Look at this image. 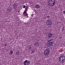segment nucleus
I'll list each match as a JSON object with an SVG mask.
<instances>
[{
  "label": "nucleus",
  "mask_w": 65,
  "mask_h": 65,
  "mask_svg": "<svg viewBox=\"0 0 65 65\" xmlns=\"http://www.w3.org/2000/svg\"><path fill=\"white\" fill-rule=\"evenodd\" d=\"M47 42V45L48 47H50V46L53 47L54 46V45L53 44H54V43H55L54 40L52 39L50 40H48Z\"/></svg>",
  "instance_id": "obj_1"
},
{
  "label": "nucleus",
  "mask_w": 65,
  "mask_h": 65,
  "mask_svg": "<svg viewBox=\"0 0 65 65\" xmlns=\"http://www.w3.org/2000/svg\"><path fill=\"white\" fill-rule=\"evenodd\" d=\"M44 55L47 56L50 53V49L48 48L45 50L44 51Z\"/></svg>",
  "instance_id": "obj_2"
},
{
  "label": "nucleus",
  "mask_w": 65,
  "mask_h": 65,
  "mask_svg": "<svg viewBox=\"0 0 65 65\" xmlns=\"http://www.w3.org/2000/svg\"><path fill=\"white\" fill-rule=\"evenodd\" d=\"M52 3L49 2L48 3V5L49 6H51L52 7H53L54 6V5H55L56 4V1L55 0L52 1H51Z\"/></svg>",
  "instance_id": "obj_3"
},
{
  "label": "nucleus",
  "mask_w": 65,
  "mask_h": 65,
  "mask_svg": "<svg viewBox=\"0 0 65 65\" xmlns=\"http://www.w3.org/2000/svg\"><path fill=\"white\" fill-rule=\"evenodd\" d=\"M24 65H29L30 64V61L27 60H26L25 61H24Z\"/></svg>",
  "instance_id": "obj_4"
},
{
  "label": "nucleus",
  "mask_w": 65,
  "mask_h": 65,
  "mask_svg": "<svg viewBox=\"0 0 65 65\" xmlns=\"http://www.w3.org/2000/svg\"><path fill=\"white\" fill-rule=\"evenodd\" d=\"M46 21L47 23H48V24L47 23V25L48 26V25H51V24H52V22L50 21V20H49V19L47 20Z\"/></svg>",
  "instance_id": "obj_5"
},
{
  "label": "nucleus",
  "mask_w": 65,
  "mask_h": 65,
  "mask_svg": "<svg viewBox=\"0 0 65 65\" xmlns=\"http://www.w3.org/2000/svg\"><path fill=\"white\" fill-rule=\"evenodd\" d=\"M48 37L49 38H52L53 37V34L49 33L48 34Z\"/></svg>",
  "instance_id": "obj_6"
},
{
  "label": "nucleus",
  "mask_w": 65,
  "mask_h": 65,
  "mask_svg": "<svg viewBox=\"0 0 65 65\" xmlns=\"http://www.w3.org/2000/svg\"><path fill=\"white\" fill-rule=\"evenodd\" d=\"M40 7V6H39L38 5H37L35 6V7L36 8H39V7Z\"/></svg>",
  "instance_id": "obj_7"
},
{
  "label": "nucleus",
  "mask_w": 65,
  "mask_h": 65,
  "mask_svg": "<svg viewBox=\"0 0 65 65\" xmlns=\"http://www.w3.org/2000/svg\"><path fill=\"white\" fill-rule=\"evenodd\" d=\"M13 7H14V8H15V7H17V5L16 4H13Z\"/></svg>",
  "instance_id": "obj_8"
},
{
  "label": "nucleus",
  "mask_w": 65,
  "mask_h": 65,
  "mask_svg": "<svg viewBox=\"0 0 65 65\" xmlns=\"http://www.w3.org/2000/svg\"><path fill=\"white\" fill-rule=\"evenodd\" d=\"M63 59H61V58H59V61L60 62H62V63L63 61H62V60Z\"/></svg>",
  "instance_id": "obj_9"
},
{
  "label": "nucleus",
  "mask_w": 65,
  "mask_h": 65,
  "mask_svg": "<svg viewBox=\"0 0 65 65\" xmlns=\"http://www.w3.org/2000/svg\"><path fill=\"white\" fill-rule=\"evenodd\" d=\"M10 55H12L13 54V51L12 50H10Z\"/></svg>",
  "instance_id": "obj_10"
},
{
  "label": "nucleus",
  "mask_w": 65,
  "mask_h": 65,
  "mask_svg": "<svg viewBox=\"0 0 65 65\" xmlns=\"http://www.w3.org/2000/svg\"><path fill=\"white\" fill-rule=\"evenodd\" d=\"M64 57V56L61 55V56H60L59 58H60L61 59H63V57Z\"/></svg>",
  "instance_id": "obj_11"
},
{
  "label": "nucleus",
  "mask_w": 65,
  "mask_h": 65,
  "mask_svg": "<svg viewBox=\"0 0 65 65\" xmlns=\"http://www.w3.org/2000/svg\"><path fill=\"white\" fill-rule=\"evenodd\" d=\"M46 18V19H49V18H50V16L48 15L47 16Z\"/></svg>",
  "instance_id": "obj_12"
},
{
  "label": "nucleus",
  "mask_w": 65,
  "mask_h": 65,
  "mask_svg": "<svg viewBox=\"0 0 65 65\" xmlns=\"http://www.w3.org/2000/svg\"><path fill=\"white\" fill-rule=\"evenodd\" d=\"M65 61V58L63 59H62V62H64Z\"/></svg>",
  "instance_id": "obj_13"
},
{
  "label": "nucleus",
  "mask_w": 65,
  "mask_h": 65,
  "mask_svg": "<svg viewBox=\"0 0 65 65\" xmlns=\"http://www.w3.org/2000/svg\"><path fill=\"white\" fill-rule=\"evenodd\" d=\"M31 52L32 53H34V50H32L31 51Z\"/></svg>",
  "instance_id": "obj_14"
},
{
  "label": "nucleus",
  "mask_w": 65,
  "mask_h": 65,
  "mask_svg": "<svg viewBox=\"0 0 65 65\" xmlns=\"http://www.w3.org/2000/svg\"><path fill=\"white\" fill-rule=\"evenodd\" d=\"M19 54V52L18 51L17 52H16V55H18Z\"/></svg>",
  "instance_id": "obj_15"
},
{
  "label": "nucleus",
  "mask_w": 65,
  "mask_h": 65,
  "mask_svg": "<svg viewBox=\"0 0 65 65\" xmlns=\"http://www.w3.org/2000/svg\"><path fill=\"white\" fill-rule=\"evenodd\" d=\"M37 45V43L36 42L35 44V45Z\"/></svg>",
  "instance_id": "obj_16"
},
{
  "label": "nucleus",
  "mask_w": 65,
  "mask_h": 65,
  "mask_svg": "<svg viewBox=\"0 0 65 65\" xmlns=\"http://www.w3.org/2000/svg\"><path fill=\"white\" fill-rule=\"evenodd\" d=\"M29 49L30 50H31V49H32V48H31V46H29Z\"/></svg>",
  "instance_id": "obj_17"
},
{
  "label": "nucleus",
  "mask_w": 65,
  "mask_h": 65,
  "mask_svg": "<svg viewBox=\"0 0 65 65\" xmlns=\"http://www.w3.org/2000/svg\"><path fill=\"white\" fill-rule=\"evenodd\" d=\"M51 0H49L48 3H49V2H51Z\"/></svg>",
  "instance_id": "obj_18"
},
{
  "label": "nucleus",
  "mask_w": 65,
  "mask_h": 65,
  "mask_svg": "<svg viewBox=\"0 0 65 65\" xmlns=\"http://www.w3.org/2000/svg\"><path fill=\"white\" fill-rule=\"evenodd\" d=\"M63 13H64V14L65 13V10H64L63 11Z\"/></svg>",
  "instance_id": "obj_19"
},
{
  "label": "nucleus",
  "mask_w": 65,
  "mask_h": 65,
  "mask_svg": "<svg viewBox=\"0 0 65 65\" xmlns=\"http://www.w3.org/2000/svg\"><path fill=\"white\" fill-rule=\"evenodd\" d=\"M25 11H24L23 12V14L24 15V14H25Z\"/></svg>",
  "instance_id": "obj_20"
},
{
  "label": "nucleus",
  "mask_w": 65,
  "mask_h": 65,
  "mask_svg": "<svg viewBox=\"0 0 65 65\" xmlns=\"http://www.w3.org/2000/svg\"><path fill=\"white\" fill-rule=\"evenodd\" d=\"M25 14H26V15L27 16H28V14L27 13H25Z\"/></svg>",
  "instance_id": "obj_21"
},
{
  "label": "nucleus",
  "mask_w": 65,
  "mask_h": 65,
  "mask_svg": "<svg viewBox=\"0 0 65 65\" xmlns=\"http://www.w3.org/2000/svg\"><path fill=\"white\" fill-rule=\"evenodd\" d=\"M26 7V6H23V8H25Z\"/></svg>",
  "instance_id": "obj_22"
},
{
  "label": "nucleus",
  "mask_w": 65,
  "mask_h": 65,
  "mask_svg": "<svg viewBox=\"0 0 65 65\" xmlns=\"http://www.w3.org/2000/svg\"><path fill=\"white\" fill-rule=\"evenodd\" d=\"M64 29L63 28V29L62 30V31H64Z\"/></svg>",
  "instance_id": "obj_23"
},
{
  "label": "nucleus",
  "mask_w": 65,
  "mask_h": 65,
  "mask_svg": "<svg viewBox=\"0 0 65 65\" xmlns=\"http://www.w3.org/2000/svg\"><path fill=\"white\" fill-rule=\"evenodd\" d=\"M24 16L25 17H26V16H27V15H26V14H25L24 15Z\"/></svg>",
  "instance_id": "obj_24"
},
{
  "label": "nucleus",
  "mask_w": 65,
  "mask_h": 65,
  "mask_svg": "<svg viewBox=\"0 0 65 65\" xmlns=\"http://www.w3.org/2000/svg\"><path fill=\"white\" fill-rule=\"evenodd\" d=\"M5 46H6V44H5V45H4Z\"/></svg>",
  "instance_id": "obj_25"
},
{
  "label": "nucleus",
  "mask_w": 65,
  "mask_h": 65,
  "mask_svg": "<svg viewBox=\"0 0 65 65\" xmlns=\"http://www.w3.org/2000/svg\"><path fill=\"white\" fill-rule=\"evenodd\" d=\"M25 9H26V10H27V8H26Z\"/></svg>",
  "instance_id": "obj_26"
},
{
  "label": "nucleus",
  "mask_w": 65,
  "mask_h": 65,
  "mask_svg": "<svg viewBox=\"0 0 65 65\" xmlns=\"http://www.w3.org/2000/svg\"><path fill=\"white\" fill-rule=\"evenodd\" d=\"M51 0V1H54V0Z\"/></svg>",
  "instance_id": "obj_27"
},
{
  "label": "nucleus",
  "mask_w": 65,
  "mask_h": 65,
  "mask_svg": "<svg viewBox=\"0 0 65 65\" xmlns=\"http://www.w3.org/2000/svg\"><path fill=\"white\" fill-rule=\"evenodd\" d=\"M33 53H32V52L31 53V54H32Z\"/></svg>",
  "instance_id": "obj_28"
},
{
  "label": "nucleus",
  "mask_w": 65,
  "mask_h": 65,
  "mask_svg": "<svg viewBox=\"0 0 65 65\" xmlns=\"http://www.w3.org/2000/svg\"><path fill=\"white\" fill-rule=\"evenodd\" d=\"M59 7H60V5L59 6Z\"/></svg>",
  "instance_id": "obj_29"
},
{
  "label": "nucleus",
  "mask_w": 65,
  "mask_h": 65,
  "mask_svg": "<svg viewBox=\"0 0 65 65\" xmlns=\"http://www.w3.org/2000/svg\"><path fill=\"white\" fill-rule=\"evenodd\" d=\"M27 18H28V16H27Z\"/></svg>",
  "instance_id": "obj_30"
},
{
  "label": "nucleus",
  "mask_w": 65,
  "mask_h": 65,
  "mask_svg": "<svg viewBox=\"0 0 65 65\" xmlns=\"http://www.w3.org/2000/svg\"><path fill=\"white\" fill-rule=\"evenodd\" d=\"M23 6H25V5H23Z\"/></svg>",
  "instance_id": "obj_31"
},
{
  "label": "nucleus",
  "mask_w": 65,
  "mask_h": 65,
  "mask_svg": "<svg viewBox=\"0 0 65 65\" xmlns=\"http://www.w3.org/2000/svg\"><path fill=\"white\" fill-rule=\"evenodd\" d=\"M60 23H61V22H60Z\"/></svg>",
  "instance_id": "obj_32"
},
{
  "label": "nucleus",
  "mask_w": 65,
  "mask_h": 65,
  "mask_svg": "<svg viewBox=\"0 0 65 65\" xmlns=\"http://www.w3.org/2000/svg\"><path fill=\"white\" fill-rule=\"evenodd\" d=\"M30 4H31V3H30Z\"/></svg>",
  "instance_id": "obj_33"
}]
</instances>
